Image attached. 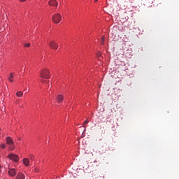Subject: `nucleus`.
Here are the masks:
<instances>
[{
  "label": "nucleus",
  "mask_w": 179,
  "mask_h": 179,
  "mask_svg": "<svg viewBox=\"0 0 179 179\" xmlns=\"http://www.w3.org/2000/svg\"><path fill=\"white\" fill-rule=\"evenodd\" d=\"M6 143L9 146L10 145H15V142H13V139L11 137H7L6 138Z\"/></svg>",
  "instance_id": "nucleus-6"
},
{
  "label": "nucleus",
  "mask_w": 179,
  "mask_h": 179,
  "mask_svg": "<svg viewBox=\"0 0 179 179\" xmlns=\"http://www.w3.org/2000/svg\"><path fill=\"white\" fill-rule=\"evenodd\" d=\"M41 78L43 79H50V78H51V76H50V71L48 69H43L41 71Z\"/></svg>",
  "instance_id": "nucleus-1"
},
{
  "label": "nucleus",
  "mask_w": 179,
  "mask_h": 179,
  "mask_svg": "<svg viewBox=\"0 0 179 179\" xmlns=\"http://www.w3.org/2000/svg\"><path fill=\"white\" fill-rule=\"evenodd\" d=\"M49 46L52 49V50H57L58 49V43H56L54 41H51L49 43H48Z\"/></svg>",
  "instance_id": "nucleus-4"
},
{
  "label": "nucleus",
  "mask_w": 179,
  "mask_h": 179,
  "mask_svg": "<svg viewBox=\"0 0 179 179\" xmlns=\"http://www.w3.org/2000/svg\"><path fill=\"white\" fill-rule=\"evenodd\" d=\"M52 22L53 23L58 24L62 20V16L59 13H56L54 15H52Z\"/></svg>",
  "instance_id": "nucleus-2"
},
{
  "label": "nucleus",
  "mask_w": 179,
  "mask_h": 179,
  "mask_svg": "<svg viewBox=\"0 0 179 179\" xmlns=\"http://www.w3.org/2000/svg\"><path fill=\"white\" fill-rule=\"evenodd\" d=\"M8 176H10V177H15V176H16V169H8Z\"/></svg>",
  "instance_id": "nucleus-5"
},
{
  "label": "nucleus",
  "mask_w": 179,
  "mask_h": 179,
  "mask_svg": "<svg viewBox=\"0 0 179 179\" xmlns=\"http://www.w3.org/2000/svg\"><path fill=\"white\" fill-rule=\"evenodd\" d=\"M16 96L17 97H22V96H23V92L19 91L16 93Z\"/></svg>",
  "instance_id": "nucleus-12"
},
{
  "label": "nucleus",
  "mask_w": 179,
  "mask_h": 179,
  "mask_svg": "<svg viewBox=\"0 0 179 179\" xmlns=\"http://www.w3.org/2000/svg\"><path fill=\"white\" fill-rule=\"evenodd\" d=\"M15 73H10V76L8 77L9 82H13V78H14Z\"/></svg>",
  "instance_id": "nucleus-11"
},
{
  "label": "nucleus",
  "mask_w": 179,
  "mask_h": 179,
  "mask_svg": "<svg viewBox=\"0 0 179 179\" xmlns=\"http://www.w3.org/2000/svg\"><path fill=\"white\" fill-rule=\"evenodd\" d=\"M64 100V95H58L57 97V103H61Z\"/></svg>",
  "instance_id": "nucleus-10"
},
{
  "label": "nucleus",
  "mask_w": 179,
  "mask_h": 179,
  "mask_svg": "<svg viewBox=\"0 0 179 179\" xmlns=\"http://www.w3.org/2000/svg\"><path fill=\"white\" fill-rule=\"evenodd\" d=\"M101 44L103 45L104 44V36L101 38Z\"/></svg>",
  "instance_id": "nucleus-14"
},
{
  "label": "nucleus",
  "mask_w": 179,
  "mask_h": 179,
  "mask_svg": "<svg viewBox=\"0 0 179 179\" xmlns=\"http://www.w3.org/2000/svg\"><path fill=\"white\" fill-rule=\"evenodd\" d=\"M42 83H47V81L44 80H41Z\"/></svg>",
  "instance_id": "nucleus-19"
},
{
  "label": "nucleus",
  "mask_w": 179,
  "mask_h": 179,
  "mask_svg": "<svg viewBox=\"0 0 179 179\" xmlns=\"http://www.w3.org/2000/svg\"><path fill=\"white\" fill-rule=\"evenodd\" d=\"M5 148H6V145L5 144H1V149H5Z\"/></svg>",
  "instance_id": "nucleus-16"
},
{
  "label": "nucleus",
  "mask_w": 179,
  "mask_h": 179,
  "mask_svg": "<svg viewBox=\"0 0 179 179\" xmlns=\"http://www.w3.org/2000/svg\"><path fill=\"white\" fill-rule=\"evenodd\" d=\"M21 2H24L26 0H20Z\"/></svg>",
  "instance_id": "nucleus-20"
},
{
  "label": "nucleus",
  "mask_w": 179,
  "mask_h": 179,
  "mask_svg": "<svg viewBox=\"0 0 179 179\" xmlns=\"http://www.w3.org/2000/svg\"><path fill=\"white\" fill-rule=\"evenodd\" d=\"M0 169H1V165H0Z\"/></svg>",
  "instance_id": "nucleus-22"
},
{
  "label": "nucleus",
  "mask_w": 179,
  "mask_h": 179,
  "mask_svg": "<svg viewBox=\"0 0 179 179\" xmlns=\"http://www.w3.org/2000/svg\"><path fill=\"white\" fill-rule=\"evenodd\" d=\"M8 146H9L8 147L9 150H14V149H15V144H11V145H10Z\"/></svg>",
  "instance_id": "nucleus-13"
},
{
  "label": "nucleus",
  "mask_w": 179,
  "mask_h": 179,
  "mask_svg": "<svg viewBox=\"0 0 179 179\" xmlns=\"http://www.w3.org/2000/svg\"><path fill=\"white\" fill-rule=\"evenodd\" d=\"M97 1H99V0H95V2H97Z\"/></svg>",
  "instance_id": "nucleus-21"
},
{
  "label": "nucleus",
  "mask_w": 179,
  "mask_h": 179,
  "mask_svg": "<svg viewBox=\"0 0 179 179\" xmlns=\"http://www.w3.org/2000/svg\"><path fill=\"white\" fill-rule=\"evenodd\" d=\"M49 5L50 6H58V2H57V0H50Z\"/></svg>",
  "instance_id": "nucleus-7"
},
{
  "label": "nucleus",
  "mask_w": 179,
  "mask_h": 179,
  "mask_svg": "<svg viewBox=\"0 0 179 179\" xmlns=\"http://www.w3.org/2000/svg\"><path fill=\"white\" fill-rule=\"evenodd\" d=\"M8 158L10 160H12L13 162H15V163H17V162H19V156L15 154L9 155Z\"/></svg>",
  "instance_id": "nucleus-3"
},
{
  "label": "nucleus",
  "mask_w": 179,
  "mask_h": 179,
  "mask_svg": "<svg viewBox=\"0 0 179 179\" xmlns=\"http://www.w3.org/2000/svg\"><path fill=\"white\" fill-rule=\"evenodd\" d=\"M29 159L33 162L34 160V155H30Z\"/></svg>",
  "instance_id": "nucleus-15"
},
{
  "label": "nucleus",
  "mask_w": 179,
  "mask_h": 179,
  "mask_svg": "<svg viewBox=\"0 0 179 179\" xmlns=\"http://www.w3.org/2000/svg\"><path fill=\"white\" fill-rule=\"evenodd\" d=\"M24 178H25L24 174L22 173H19L15 177V179H24Z\"/></svg>",
  "instance_id": "nucleus-9"
},
{
  "label": "nucleus",
  "mask_w": 179,
  "mask_h": 179,
  "mask_svg": "<svg viewBox=\"0 0 179 179\" xmlns=\"http://www.w3.org/2000/svg\"><path fill=\"white\" fill-rule=\"evenodd\" d=\"M84 124H85V125H86V124H89V122H88L87 120H85V121L84 122Z\"/></svg>",
  "instance_id": "nucleus-18"
},
{
  "label": "nucleus",
  "mask_w": 179,
  "mask_h": 179,
  "mask_svg": "<svg viewBox=\"0 0 179 179\" xmlns=\"http://www.w3.org/2000/svg\"><path fill=\"white\" fill-rule=\"evenodd\" d=\"M30 45H31L30 43H25V44H24V47L29 48V47H30Z\"/></svg>",
  "instance_id": "nucleus-17"
},
{
  "label": "nucleus",
  "mask_w": 179,
  "mask_h": 179,
  "mask_svg": "<svg viewBox=\"0 0 179 179\" xmlns=\"http://www.w3.org/2000/svg\"><path fill=\"white\" fill-rule=\"evenodd\" d=\"M23 164L24 166H26V167H29V166H30V160H29L27 158H24L23 159Z\"/></svg>",
  "instance_id": "nucleus-8"
}]
</instances>
